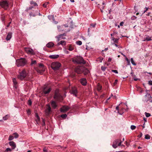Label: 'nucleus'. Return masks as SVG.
I'll list each match as a JSON object with an SVG mask.
<instances>
[{
	"label": "nucleus",
	"instance_id": "obj_1",
	"mask_svg": "<svg viewBox=\"0 0 152 152\" xmlns=\"http://www.w3.org/2000/svg\"><path fill=\"white\" fill-rule=\"evenodd\" d=\"M27 61L24 58H20L16 61V64L18 66H23L26 63Z\"/></svg>",
	"mask_w": 152,
	"mask_h": 152
},
{
	"label": "nucleus",
	"instance_id": "obj_2",
	"mask_svg": "<svg viewBox=\"0 0 152 152\" xmlns=\"http://www.w3.org/2000/svg\"><path fill=\"white\" fill-rule=\"evenodd\" d=\"M73 61L75 63L77 64H83L86 63L85 61H84L83 58L81 56H77L75 57L73 60Z\"/></svg>",
	"mask_w": 152,
	"mask_h": 152
},
{
	"label": "nucleus",
	"instance_id": "obj_3",
	"mask_svg": "<svg viewBox=\"0 0 152 152\" xmlns=\"http://www.w3.org/2000/svg\"><path fill=\"white\" fill-rule=\"evenodd\" d=\"M9 2L6 0L0 1V6L5 10H7L9 8Z\"/></svg>",
	"mask_w": 152,
	"mask_h": 152
},
{
	"label": "nucleus",
	"instance_id": "obj_4",
	"mask_svg": "<svg viewBox=\"0 0 152 152\" xmlns=\"http://www.w3.org/2000/svg\"><path fill=\"white\" fill-rule=\"evenodd\" d=\"M61 66V64L58 62H53L51 64L52 68L54 70L58 69Z\"/></svg>",
	"mask_w": 152,
	"mask_h": 152
},
{
	"label": "nucleus",
	"instance_id": "obj_5",
	"mask_svg": "<svg viewBox=\"0 0 152 152\" xmlns=\"http://www.w3.org/2000/svg\"><path fill=\"white\" fill-rule=\"evenodd\" d=\"M26 71L23 70L20 73L19 75L18 76V78L20 80H23L26 77Z\"/></svg>",
	"mask_w": 152,
	"mask_h": 152
},
{
	"label": "nucleus",
	"instance_id": "obj_6",
	"mask_svg": "<svg viewBox=\"0 0 152 152\" xmlns=\"http://www.w3.org/2000/svg\"><path fill=\"white\" fill-rule=\"evenodd\" d=\"M54 98L56 100L59 101L63 99L62 96L56 91H55Z\"/></svg>",
	"mask_w": 152,
	"mask_h": 152
},
{
	"label": "nucleus",
	"instance_id": "obj_7",
	"mask_svg": "<svg viewBox=\"0 0 152 152\" xmlns=\"http://www.w3.org/2000/svg\"><path fill=\"white\" fill-rule=\"evenodd\" d=\"M24 50L28 54L34 55L35 53L33 50L31 48H25Z\"/></svg>",
	"mask_w": 152,
	"mask_h": 152
},
{
	"label": "nucleus",
	"instance_id": "obj_8",
	"mask_svg": "<svg viewBox=\"0 0 152 152\" xmlns=\"http://www.w3.org/2000/svg\"><path fill=\"white\" fill-rule=\"evenodd\" d=\"M51 90L50 88L48 86H45L43 89V92L45 94H48Z\"/></svg>",
	"mask_w": 152,
	"mask_h": 152
},
{
	"label": "nucleus",
	"instance_id": "obj_9",
	"mask_svg": "<svg viewBox=\"0 0 152 152\" xmlns=\"http://www.w3.org/2000/svg\"><path fill=\"white\" fill-rule=\"evenodd\" d=\"M51 111V107L49 104L47 105V107L45 110V113L47 115H48Z\"/></svg>",
	"mask_w": 152,
	"mask_h": 152
},
{
	"label": "nucleus",
	"instance_id": "obj_10",
	"mask_svg": "<svg viewBox=\"0 0 152 152\" xmlns=\"http://www.w3.org/2000/svg\"><path fill=\"white\" fill-rule=\"evenodd\" d=\"M70 108L67 106H63L61 108V111L63 113H65Z\"/></svg>",
	"mask_w": 152,
	"mask_h": 152
},
{
	"label": "nucleus",
	"instance_id": "obj_11",
	"mask_svg": "<svg viewBox=\"0 0 152 152\" xmlns=\"http://www.w3.org/2000/svg\"><path fill=\"white\" fill-rule=\"evenodd\" d=\"M84 69V67H80L78 68H77L75 72L77 74H80L82 73Z\"/></svg>",
	"mask_w": 152,
	"mask_h": 152
},
{
	"label": "nucleus",
	"instance_id": "obj_12",
	"mask_svg": "<svg viewBox=\"0 0 152 152\" xmlns=\"http://www.w3.org/2000/svg\"><path fill=\"white\" fill-rule=\"evenodd\" d=\"M65 35L64 34H61L57 36L56 37L58 41H59L61 39H65V38L63 37V36H65Z\"/></svg>",
	"mask_w": 152,
	"mask_h": 152
},
{
	"label": "nucleus",
	"instance_id": "obj_13",
	"mask_svg": "<svg viewBox=\"0 0 152 152\" xmlns=\"http://www.w3.org/2000/svg\"><path fill=\"white\" fill-rule=\"evenodd\" d=\"M119 141H121L120 140L117 139L115 140L113 142L112 146L115 148H116L117 147V144Z\"/></svg>",
	"mask_w": 152,
	"mask_h": 152
},
{
	"label": "nucleus",
	"instance_id": "obj_14",
	"mask_svg": "<svg viewBox=\"0 0 152 152\" xmlns=\"http://www.w3.org/2000/svg\"><path fill=\"white\" fill-rule=\"evenodd\" d=\"M77 90L75 88H72L71 91V94H73L75 96H77Z\"/></svg>",
	"mask_w": 152,
	"mask_h": 152
},
{
	"label": "nucleus",
	"instance_id": "obj_15",
	"mask_svg": "<svg viewBox=\"0 0 152 152\" xmlns=\"http://www.w3.org/2000/svg\"><path fill=\"white\" fill-rule=\"evenodd\" d=\"M80 82L83 86H85L87 83V81L86 78H83L80 80Z\"/></svg>",
	"mask_w": 152,
	"mask_h": 152
},
{
	"label": "nucleus",
	"instance_id": "obj_16",
	"mask_svg": "<svg viewBox=\"0 0 152 152\" xmlns=\"http://www.w3.org/2000/svg\"><path fill=\"white\" fill-rule=\"evenodd\" d=\"M12 32H9V33L6 37V39L7 41H8L10 40L11 38L12 37Z\"/></svg>",
	"mask_w": 152,
	"mask_h": 152
},
{
	"label": "nucleus",
	"instance_id": "obj_17",
	"mask_svg": "<svg viewBox=\"0 0 152 152\" xmlns=\"http://www.w3.org/2000/svg\"><path fill=\"white\" fill-rule=\"evenodd\" d=\"M49 57L51 59H56L59 57V56L58 55H53L49 56Z\"/></svg>",
	"mask_w": 152,
	"mask_h": 152
},
{
	"label": "nucleus",
	"instance_id": "obj_18",
	"mask_svg": "<svg viewBox=\"0 0 152 152\" xmlns=\"http://www.w3.org/2000/svg\"><path fill=\"white\" fill-rule=\"evenodd\" d=\"M9 145L10 146L13 147V149H15L16 147L15 143L13 141H11L9 142Z\"/></svg>",
	"mask_w": 152,
	"mask_h": 152
},
{
	"label": "nucleus",
	"instance_id": "obj_19",
	"mask_svg": "<svg viewBox=\"0 0 152 152\" xmlns=\"http://www.w3.org/2000/svg\"><path fill=\"white\" fill-rule=\"evenodd\" d=\"M51 105L54 109H55L57 106L56 102L54 101H53L51 102Z\"/></svg>",
	"mask_w": 152,
	"mask_h": 152
},
{
	"label": "nucleus",
	"instance_id": "obj_20",
	"mask_svg": "<svg viewBox=\"0 0 152 152\" xmlns=\"http://www.w3.org/2000/svg\"><path fill=\"white\" fill-rule=\"evenodd\" d=\"M36 70L37 72L40 74H42L45 71L44 69H42L41 68H37Z\"/></svg>",
	"mask_w": 152,
	"mask_h": 152
},
{
	"label": "nucleus",
	"instance_id": "obj_21",
	"mask_svg": "<svg viewBox=\"0 0 152 152\" xmlns=\"http://www.w3.org/2000/svg\"><path fill=\"white\" fill-rule=\"evenodd\" d=\"M12 81L14 84V87L16 88H17V83L16 80L15 78H13L12 79Z\"/></svg>",
	"mask_w": 152,
	"mask_h": 152
},
{
	"label": "nucleus",
	"instance_id": "obj_22",
	"mask_svg": "<svg viewBox=\"0 0 152 152\" xmlns=\"http://www.w3.org/2000/svg\"><path fill=\"white\" fill-rule=\"evenodd\" d=\"M54 44L52 42H50L48 43L47 45L46 46L47 47L49 48H51L53 47Z\"/></svg>",
	"mask_w": 152,
	"mask_h": 152
},
{
	"label": "nucleus",
	"instance_id": "obj_23",
	"mask_svg": "<svg viewBox=\"0 0 152 152\" xmlns=\"http://www.w3.org/2000/svg\"><path fill=\"white\" fill-rule=\"evenodd\" d=\"M145 97H148L149 98V99L148 100H149L150 102H152V97H151L150 94L147 93L145 95Z\"/></svg>",
	"mask_w": 152,
	"mask_h": 152
},
{
	"label": "nucleus",
	"instance_id": "obj_24",
	"mask_svg": "<svg viewBox=\"0 0 152 152\" xmlns=\"http://www.w3.org/2000/svg\"><path fill=\"white\" fill-rule=\"evenodd\" d=\"M38 13H39L38 15H39V16L41 15L39 12H38V11H37V13L36 14H33L32 12L30 13L29 14V15L30 16H32L34 17V16H35L37 15H38Z\"/></svg>",
	"mask_w": 152,
	"mask_h": 152
},
{
	"label": "nucleus",
	"instance_id": "obj_25",
	"mask_svg": "<svg viewBox=\"0 0 152 152\" xmlns=\"http://www.w3.org/2000/svg\"><path fill=\"white\" fill-rule=\"evenodd\" d=\"M102 88V86L99 83H98L97 85V90L100 91L101 90Z\"/></svg>",
	"mask_w": 152,
	"mask_h": 152
},
{
	"label": "nucleus",
	"instance_id": "obj_26",
	"mask_svg": "<svg viewBox=\"0 0 152 152\" xmlns=\"http://www.w3.org/2000/svg\"><path fill=\"white\" fill-rule=\"evenodd\" d=\"M88 70L84 68V69L83 70V71L82 73H83L84 75H87L88 73Z\"/></svg>",
	"mask_w": 152,
	"mask_h": 152
},
{
	"label": "nucleus",
	"instance_id": "obj_27",
	"mask_svg": "<svg viewBox=\"0 0 152 152\" xmlns=\"http://www.w3.org/2000/svg\"><path fill=\"white\" fill-rule=\"evenodd\" d=\"M38 68H41L42 69H44V70H45V68L44 67V65L42 64H39V67Z\"/></svg>",
	"mask_w": 152,
	"mask_h": 152
},
{
	"label": "nucleus",
	"instance_id": "obj_28",
	"mask_svg": "<svg viewBox=\"0 0 152 152\" xmlns=\"http://www.w3.org/2000/svg\"><path fill=\"white\" fill-rule=\"evenodd\" d=\"M112 40L113 41L114 43H118V39L115 38L114 37H112Z\"/></svg>",
	"mask_w": 152,
	"mask_h": 152
},
{
	"label": "nucleus",
	"instance_id": "obj_29",
	"mask_svg": "<svg viewBox=\"0 0 152 152\" xmlns=\"http://www.w3.org/2000/svg\"><path fill=\"white\" fill-rule=\"evenodd\" d=\"M30 3L31 5H33L34 6H36L37 5V4L35 2H34L33 1H30Z\"/></svg>",
	"mask_w": 152,
	"mask_h": 152
},
{
	"label": "nucleus",
	"instance_id": "obj_30",
	"mask_svg": "<svg viewBox=\"0 0 152 152\" xmlns=\"http://www.w3.org/2000/svg\"><path fill=\"white\" fill-rule=\"evenodd\" d=\"M60 44L62 45H65L66 44V42L64 40H62L60 42Z\"/></svg>",
	"mask_w": 152,
	"mask_h": 152
},
{
	"label": "nucleus",
	"instance_id": "obj_31",
	"mask_svg": "<svg viewBox=\"0 0 152 152\" xmlns=\"http://www.w3.org/2000/svg\"><path fill=\"white\" fill-rule=\"evenodd\" d=\"M151 40V38L148 36H147L145 38V41H148Z\"/></svg>",
	"mask_w": 152,
	"mask_h": 152
},
{
	"label": "nucleus",
	"instance_id": "obj_32",
	"mask_svg": "<svg viewBox=\"0 0 152 152\" xmlns=\"http://www.w3.org/2000/svg\"><path fill=\"white\" fill-rule=\"evenodd\" d=\"M74 50V48L71 45L69 47L68 50L70 51H72Z\"/></svg>",
	"mask_w": 152,
	"mask_h": 152
},
{
	"label": "nucleus",
	"instance_id": "obj_33",
	"mask_svg": "<svg viewBox=\"0 0 152 152\" xmlns=\"http://www.w3.org/2000/svg\"><path fill=\"white\" fill-rule=\"evenodd\" d=\"M131 61L132 64L134 65H136V64L134 61L133 58H131Z\"/></svg>",
	"mask_w": 152,
	"mask_h": 152
},
{
	"label": "nucleus",
	"instance_id": "obj_34",
	"mask_svg": "<svg viewBox=\"0 0 152 152\" xmlns=\"http://www.w3.org/2000/svg\"><path fill=\"white\" fill-rule=\"evenodd\" d=\"M36 61L34 60H33L32 59H31V65H32L34 64H36Z\"/></svg>",
	"mask_w": 152,
	"mask_h": 152
},
{
	"label": "nucleus",
	"instance_id": "obj_35",
	"mask_svg": "<svg viewBox=\"0 0 152 152\" xmlns=\"http://www.w3.org/2000/svg\"><path fill=\"white\" fill-rule=\"evenodd\" d=\"M9 117V115H7L3 117V119L4 120H6Z\"/></svg>",
	"mask_w": 152,
	"mask_h": 152
},
{
	"label": "nucleus",
	"instance_id": "obj_36",
	"mask_svg": "<svg viewBox=\"0 0 152 152\" xmlns=\"http://www.w3.org/2000/svg\"><path fill=\"white\" fill-rule=\"evenodd\" d=\"M150 137L149 134H146L145 136V138L146 139H149Z\"/></svg>",
	"mask_w": 152,
	"mask_h": 152
},
{
	"label": "nucleus",
	"instance_id": "obj_37",
	"mask_svg": "<svg viewBox=\"0 0 152 152\" xmlns=\"http://www.w3.org/2000/svg\"><path fill=\"white\" fill-rule=\"evenodd\" d=\"M61 117L63 118H65L67 117V115L66 114H62L61 115Z\"/></svg>",
	"mask_w": 152,
	"mask_h": 152
},
{
	"label": "nucleus",
	"instance_id": "obj_38",
	"mask_svg": "<svg viewBox=\"0 0 152 152\" xmlns=\"http://www.w3.org/2000/svg\"><path fill=\"white\" fill-rule=\"evenodd\" d=\"M13 135H14V137L15 138H17L18 137V134L16 133H14Z\"/></svg>",
	"mask_w": 152,
	"mask_h": 152
},
{
	"label": "nucleus",
	"instance_id": "obj_39",
	"mask_svg": "<svg viewBox=\"0 0 152 152\" xmlns=\"http://www.w3.org/2000/svg\"><path fill=\"white\" fill-rule=\"evenodd\" d=\"M145 115L147 117H148L151 116L150 114L147 113V112H145Z\"/></svg>",
	"mask_w": 152,
	"mask_h": 152
},
{
	"label": "nucleus",
	"instance_id": "obj_40",
	"mask_svg": "<svg viewBox=\"0 0 152 152\" xmlns=\"http://www.w3.org/2000/svg\"><path fill=\"white\" fill-rule=\"evenodd\" d=\"M76 44L77 45H81L82 44V42L81 41H78L76 42Z\"/></svg>",
	"mask_w": 152,
	"mask_h": 152
},
{
	"label": "nucleus",
	"instance_id": "obj_41",
	"mask_svg": "<svg viewBox=\"0 0 152 152\" xmlns=\"http://www.w3.org/2000/svg\"><path fill=\"white\" fill-rule=\"evenodd\" d=\"M14 138V137L12 135H10L9 137V140H12Z\"/></svg>",
	"mask_w": 152,
	"mask_h": 152
},
{
	"label": "nucleus",
	"instance_id": "obj_42",
	"mask_svg": "<svg viewBox=\"0 0 152 152\" xmlns=\"http://www.w3.org/2000/svg\"><path fill=\"white\" fill-rule=\"evenodd\" d=\"M119 105H118L116 107V109L118 110V113H119L120 115H121L122 114H121L119 113Z\"/></svg>",
	"mask_w": 152,
	"mask_h": 152
},
{
	"label": "nucleus",
	"instance_id": "obj_43",
	"mask_svg": "<svg viewBox=\"0 0 152 152\" xmlns=\"http://www.w3.org/2000/svg\"><path fill=\"white\" fill-rule=\"evenodd\" d=\"M101 69L103 71H105L106 69V67L104 66H102Z\"/></svg>",
	"mask_w": 152,
	"mask_h": 152
},
{
	"label": "nucleus",
	"instance_id": "obj_44",
	"mask_svg": "<svg viewBox=\"0 0 152 152\" xmlns=\"http://www.w3.org/2000/svg\"><path fill=\"white\" fill-rule=\"evenodd\" d=\"M103 59V58H102L99 57V58H98V59L97 61H99L100 62H102Z\"/></svg>",
	"mask_w": 152,
	"mask_h": 152
},
{
	"label": "nucleus",
	"instance_id": "obj_45",
	"mask_svg": "<svg viewBox=\"0 0 152 152\" xmlns=\"http://www.w3.org/2000/svg\"><path fill=\"white\" fill-rule=\"evenodd\" d=\"M112 45H114L116 47H118V48H121V47H120L119 46L117 45L116 43H113L112 44Z\"/></svg>",
	"mask_w": 152,
	"mask_h": 152
},
{
	"label": "nucleus",
	"instance_id": "obj_46",
	"mask_svg": "<svg viewBox=\"0 0 152 152\" xmlns=\"http://www.w3.org/2000/svg\"><path fill=\"white\" fill-rule=\"evenodd\" d=\"M126 61L128 64L129 65L130 64V61L128 59V58L126 57Z\"/></svg>",
	"mask_w": 152,
	"mask_h": 152
},
{
	"label": "nucleus",
	"instance_id": "obj_47",
	"mask_svg": "<svg viewBox=\"0 0 152 152\" xmlns=\"http://www.w3.org/2000/svg\"><path fill=\"white\" fill-rule=\"evenodd\" d=\"M136 128V126L134 125H132L131 126V129L132 130Z\"/></svg>",
	"mask_w": 152,
	"mask_h": 152
},
{
	"label": "nucleus",
	"instance_id": "obj_48",
	"mask_svg": "<svg viewBox=\"0 0 152 152\" xmlns=\"http://www.w3.org/2000/svg\"><path fill=\"white\" fill-rule=\"evenodd\" d=\"M48 4V2H47L43 4V6L44 7L46 8L47 7V5Z\"/></svg>",
	"mask_w": 152,
	"mask_h": 152
},
{
	"label": "nucleus",
	"instance_id": "obj_49",
	"mask_svg": "<svg viewBox=\"0 0 152 152\" xmlns=\"http://www.w3.org/2000/svg\"><path fill=\"white\" fill-rule=\"evenodd\" d=\"M137 18V17H135V16H132L131 18V19L132 20H135V19H136Z\"/></svg>",
	"mask_w": 152,
	"mask_h": 152
},
{
	"label": "nucleus",
	"instance_id": "obj_50",
	"mask_svg": "<svg viewBox=\"0 0 152 152\" xmlns=\"http://www.w3.org/2000/svg\"><path fill=\"white\" fill-rule=\"evenodd\" d=\"M12 151V150L10 148H7L6 150V151L8 152H11Z\"/></svg>",
	"mask_w": 152,
	"mask_h": 152
},
{
	"label": "nucleus",
	"instance_id": "obj_51",
	"mask_svg": "<svg viewBox=\"0 0 152 152\" xmlns=\"http://www.w3.org/2000/svg\"><path fill=\"white\" fill-rule=\"evenodd\" d=\"M112 72H114L115 73L117 74L118 73V71L116 70H112Z\"/></svg>",
	"mask_w": 152,
	"mask_h": 152
},
{
	"label": "nucleus",
	"instance_id": "obj_52",
	"mask_svg": "<svg viewBox=\"0 0 152 152\" xmlns=\"http://www.w3.org/2000/svg\"><path fill=\"white\" fill-rule=\"evenodd\" d=\"M64 52L66 54H68L69 53V52L67 50H66V49L64 50Z\"/></svg>",
	"mask_w": 152,
	"mask_h": 152
},
{
	"label": "nucleus",
	"instance_id": "obj_53",
	"mask_svg": "<svg viewBox=\"0 0 152 152\" xmlns=\"http://www.w3.org/2000/svg\"><path fill=\"white\" fill-rule=\"evenodd\" d=\"M31 102L30 100H29L28 102V104L29 105H31Z\"/></svg>",
	"mask_w": 152,
	"mask_h": 152
},
{
	"label": "nucleus",
	"instance_id": "obj_54",
	"mask_svg": "<svg viewBox=\"0 0 152 152\" xmlns=\"http://www.w3.org/2000/svg\"><path fill=\"white\" fill-rule=\"evenodd\" d=\"M149 8L148 7H145V10L144 11V12H143V13H145V12H146L148 10V9H149Z\"/></svg>",
	"mask_w": 152,
	"mask_h": 152
},
{
	"label": "nucleus",
	"instance_id": "obj_55",
	"mask_svg": "<svg viewBox=\"0 0 152 152\" xmlns=\"http://www.w3.org/2000/svg\"><path fill=\"white\" fill-rule=\"evenodd\" d=\"M148 84L150 85H152V81L150 80L148 81Z\"/></svg>",
	"mask_w": 152,
	"mask_h": 152
},
{
	"label": "nucleus",
	"instance_id": "obj_56",
	"mask_svg": "<svg viewBox=\"0 0 152 152\" xmlns=\"http://www.w3.org/2000/svg\"><path fill=\"white\" fill-rule=\"evenodd\" d=\"M43 151L44 152H48V151H47V149H46V148H43Z\"/></svg>",
	"mask_w": 152,
	"mask_h": 152
},
{
	"label": "nucleus",
	"instance_id": "obj_57",
	"mask_svg": "<svg viewBox=\"0 0 152 152\" xmlns=\"http://www.w3.org/2000/svg\"><path fill=\"white\" fill-rule=\"evenodd\" d=\"M96 25V24H91V26L93 27H94Z\"/></svg>",
	"mask_w": 152,
	"mask_h": 152
},
{
	"label": "nucleus",
	"instance_id": "obj_58",
	"mask_svg": "<svg viewBox=\"0 0 152 152\" xmlns=\"http://www.w3.org/2000/svg\"><path fill=\"white\" fill-rule=\"evenodd\" d=\"M57 27L58 30H59L60 31L61 30L60 29V28H61V26H58Z\"/></svg>",
	"mask_w": 152,
	"mask_h": 152
},
{
	"label": "nucleus",
	"instance_id": "obj_59",
	"mask_svg": "<svg viewBox=\"0 0 152 152\" xmlns=\"http://www.w3.org/2000/svg\"><path fill=\"white\" fill-rule=\"evenodd\" d=\"M118 82V80H115V82L114 83V85H115Z\"/></svg>",
	"mask_w": 152,
	"mask_h": 152
},
{
	"label": "nucleus",
	"instance_id": "obj_60",
	"mask_svg": "<svg viewBox=\"0 0 152 152\" xmlns=\"http://www.w3.org/2000/svg\"><path fill=\"white\" fill-rule=\"evenodd\" d=\"M120 142L118 143V146H119L121 145L122 142L121 141H119Z\"/></svg>",
	"mask_w": 152,
	"mask_h": 152
},
{
	"label": "nucleus",
	"instance_id": "obj_61",
	"mask_svg": "<svg viewBox=\"0 0 152 152\" xmlns=\"http://www.w3.org/2000/svg\"><path fill=\"white\" fill-rule=\"evenodd\" d=\"M112 60V59L110 58H109L108 59V61L109 62H110Z\"/></svg>",
	"mask_w": 152,
	"mask_h": 152
},
{
	"label": "nucleus",
	"instance_id": "obj_62",
	"mask_svg": "<svg viewBox=\"0 0 152 152\" xmlns=\"http://www.w3.org/2000/svg\"><path fill=\"white\" fill-rule=\"evenodd\" d=\"M123 24H124V23L122 22H121L120 23V25L121 26H123Z\"/></svg>",
	"mask_w": 152,
	"mask_h": 152
},
{
	"label": "nucleus",
	"instance_id": "obj_63",
	"mask_svg": "<svg viewBox=\"0 0 152 152\" xmlns=\"http://www.w3.org/2000/svg\"><path fill=\"white\" fill-rule=\"evenodd\" d=\"M143 120H144V121H145V122H147V119H146V118H143Z\"/></svg>",
	"mask_w": 152,
	"mask_h": 152
},
{
	"label": "nucleus",
	"instance_id": "obj_64",
	"mask_svg": "<svg viewBox=\"0 0 152 152\" xmlns=\"http://www.w3.org/2000/svg\"><path fill=\"white\" fill-rule=\"evenodd\" d=\"M27 113L29 115L30 114V111L29 110H28V111H27Z\"/></svg>",
	"mask_w": 152,
	"mask_h": 152
}]
</instances>
